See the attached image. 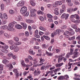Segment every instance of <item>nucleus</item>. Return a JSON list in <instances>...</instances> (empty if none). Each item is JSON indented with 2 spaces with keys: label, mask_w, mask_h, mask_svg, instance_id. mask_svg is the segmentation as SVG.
Returning a JSON list of instances; mask_svg holds the SVG:
<instances>
[{
  "label": "nucleus",
  "mask_w": 80,
  "mask_h": 80,
  "mask_svg": "<svg viewBox=\"0 0 80 80\" xmlns=\"http://www.w3.org/2000/svg\"><path fill=\"white\" fill-rule=\"evenodd\" d=\"M73 49L70 48V52H69V53L70 55H73L72 56V58H75L78 57L80 55V52H78V49H75L74 51H73Z\"/></svg>",
  "instance_id": "f257e3e1"
},
{
  "label": "nucleus",
  "mask_w": 80,
  "mask_h": 80,
  "mask_svg": "<svg viewBox=\"0 0 80 80\" xmlns=\"http://www.w3.org/2000/svg\"><path fill=\"white\" fill-rule=\"evenodd\" d=\"M21 44H22V42H17L14 43L12 46L10 47V49L11 50H15V52H17V51L19 50V48L18 46L15 45H20Z\"/></svg>",
  "instance_id": "f03ea898"
},
{
  "label": "nucleus",
  "mask_w": 80,
  "mask_h": 80,
  "mask_svg": "<svg viewBox=\"0 0 80 80\" xmlns=\"http://www.w3.org/2000/svg\"><path fill=\"white\" fill-rule=\"evenodd\" d=\"M76 19L77 20H75V19H72V22L73 23H80V17L79 15H78V14H76Z\"/></svg>",
  "instance_id": "7ed1b4c3"
},
{
  "label": "nucleus",
  "mask_w": 80,
  "mask_h": 80,
  "mask_svg": "<svg viewBox=\"0 0 80 80\" xmlns=\"http://www.w3.org/2000/svg\"><path fill=\"white\" fill-rule=\"evenodd\" d=\"M0 44H1V45H3L2 46V49H7V48H8V46L6 45V44L4 42L0 41Z\"/></svg>",
  "instance_id": "20e7f679"
},
{
  "label": "nucleus",
  "mask_w": 80,
  "mask_h": 80,
  "mask_svg": "<svg viewBox=\"0 0 80 80\" xmlns=\"http://www.w3.org/2000/svg\"><path fill=\"white\" fill-rule=\"evenodd\" d=\"M27 11V8L26 7H22L21 9L20 12L22 14H23Z\"/></svg>",
  "instance_id": "39448f33"
},
{
  "label": "nucleus",
  "mask_w": 80,
  "mask_h": 80,
  "mask_svg": "<svg viewBox=\"0 0 80 80\" xmlns=\"http://www.w3.org/2000/svg\"><path fill=\"white\" fill-rule=\"evenodd\" d=\"M25 3V1H20L17 4V6L18 7H21V6H22Z\"/></svg>",
  "instance_id": "423d86ee"
},
{
  "label": "nucleus",
  "mask_w": 80,
  "mask_h": 80,
  "mask_svg": "<svg viewBox=\"0 0 80 80\" xmlns=\"http://www.w3.org/2000/svg\"><path fill=\"white\" fill-rule=\"evenodd\" d=\"M54 13L57 15H59V12H58V8H55L54 9Z\"/></svg>",
  "instance_id": "0eeeda50"
},
{
  "label": "nucleus",
  "mask_w": 80,
  "mask_h": 80,
  "mask_svg": "<svg viewBox=\"0 0 80 80\" xmlns=\"http://www.w3.org/2000/svg\"><path fill=\"white\" fill-rule=\"evenodd\" d=\"M15 25V24L13 22H11L9 23L8 25V27L10 28V29H12L13 27Z\"/></svg>",
  "instance_id": "6e6552de"
},
{
  "label": "nucleus",
  "mask_w": 80,
  "mask_h": 80,
  "mask_svg": "<svg viewBox=\"0 0 80 80\" xmlns=\"http://www.w3.org/2000/svg\"><path fill=\"white\" fill-rule=\"evenodd\" d=\"M41 71L40 70H35L34 71V74L35 75L38 76L40 74Z\"/></svg>",
  "instance_id": "1a4fd4ad"
},
{
  "label": "nucleus",
  "mask_w": 80,
  "mask_h": 80,
  "mask_svg": "<svg viewBox=\"0 0 80 80\" xmlns=\"http://www.w3.org/2000/svg\"><path fill=\"white\" fill-rule=\"evenodd\" d=\"M21 24L23 25V29H26L27 28V25L25 23H24L23 22H21Z\"/></svg>",
  "instance_id": "9d476101"
},
{
  "label": "nucleus",
  "mask_w": 80,
  "mask_h": 80,
  "mask_svg": "<svg viewBox=\"0 0 80 80\" xmlns=\"http://www.w3.org/2000/svg\"><path fill=\"white\" fill-rule=\"evenodd\" d=\"M16 28L17 29H22V26L20 24H16Z\"/></svg>",
  "instance_id": "9b49d317"
},
{
  "label": "nucleus",
  "mask_w": 80,
  "mask_h": 80,
  "mask_svg": "<svg viewBox=\"0 0 80 80\" xmlns=\"http://www.w3.org/2000/svg\"><path fill=\"white\" fill-rule=\"evenodd\" d=\"M62 2L60 1H56L55 2L56 5H62Z\"/></svg>",
  "instance_id": "f8f14e48"
},
{
  "label": "nucleus",
  "mask_w": 80,
  "mask_h": 80,
  "mask_svg": "<svg viewBox=\"0 0 80 80\" xmlns=\"http://www.w3.org/2000/svg\"><path fill=\"white\" fill-rule=\"evenodd\" d=\"M6 49H2L1 51L3 53H8V50H6Z\"/></svg>",
  "instance_id": "ddd939ff"
},
{
  "label": "nucleus",
  "mask_w": 80,
  "mask_h": 80,
  "mask_svg": "<svg viewBox=\"0 0 80 80\" xmlns=\"http://www.w3.org/2000/svg\"><path fill=\"white\" fill-rule=\"evenodd\" d=\"M21 64L24 67H27L28 66L26 65V64H25V62L23 60L21 61Z\"/></svg>",
  "instance_id": "4468645a"
},
{
  "label": "nucleus",
  "mask_w": 80,
  "mask_h": 80,
  "mask_svg": "<svg viewBox=\"0 0 80 80\" xmlns=\"http://www.w3.org/2000/svg\"><path fill=\"white\" fill-rule=\"evenodd\" d=\"M63 63H61L59 64H56V67H61V66H62V65H63Z\"/></svg>",
  "instance_id": "2eb2a0df"
},
{
  "label": "nucleus",
  "mask_w": 80,
  "mask_h": 80,
  "mask_svg": "<svg viewBox=\"0 0 80 80\" xmlns=\"http://www.w3.org/2000/svg\"><path fill=\"white\" fill-rule=\"evenodd\" d=\"M8 27L6 25H4V26H2L1 27V29L2 30H5V29H6Z\"/></svg>",
  "instance_id": "dca6fc26"
},
{
  "label": "nucleus",
  "mask_w": 80,
  "mask_h": 80,
  "mask_svg": "<svg viewBox=\"0 0 80 80\" xmlns=\"http://www.w3.org/2000/svg\"><path fill=\"white\" fill-rule=\"evenodd\" d=\"M65 78V77L63 76H61L59 77L58 79V80H63Z\"/></svg>",
  "instance_id": "f3484780"
},
{
  "label": "nucleus",
  "mask_w": 80,
  "mask_h": 80,
  "mask_svg": "<svg viewBox=\"0 0 80 80\" xmlns=\"http://www.w3.org/2000/svg\"><path fill=\"white\" fill-rule=\"evenodd\" d=\"M72 12H73V9L72 8H70L68 9V12L69 13Z\"/></svg>",
  "instance_id": "a211bd4d"
},
{
  "label": "nucleus",
  "mask_w": 80,
  "mask_h": 80,
  "mask_svg": "<svg viewBox=\"0 0 80 80\" xmlns=\"http://www.w3.org/2000/svg\"><path fill=\"white\" fill-rule=\"evenodd\" d=\"M29 53L32 55H33L35 54V52H33V51L32 49H31L29 50Z\"/></svg>",
  "instance_id": "6ab92c4d"
},
{
  "label": "nucleus",
  "mask_w": 80,
  "mask_h": 80,
  "mask_svg": "<svg viewBox=\"0 0 80 80\" xmlns=\"http://www.w3.org/2000/svg\"><path fill=\"white\" fill-rule=\"evenodd\" d=\"M9 13L11 15H14L15 14V11L13 10H10L9 11Z\"/></svg>",
  "instance_id": "aec40b11"
},
{
  "label": "nucleus",
  "mask_w": 80,
  "mask_h": 80,
  "mask_svg": "<svg viewBox=\"0 0 80 80\" xmlns=\"http://www.w3.org/2000/svg\"><path fill=\"white\" fill-rule=\"evenodd\" d=\"M4 37H6V38H10V35H8L7 33H5L4 34Z\"/></svg>",
  "instance_id": "412c9836"
},
{
  "label": "nucleus",
  "mask_w": 80,
  "mask_h": 80,
  "mask_svg": "<svg viewBox=\"0 0 80 80\" xmlns=\"http://www.w3.org/2000/svg\"><path fill=\"white\" fill-rule=\"evenodd\" d=\"M8 61L7 60L4 59L2 61V63L4 64H7V63H8Z\"/></svg>",
  "instance_id": "4be33fe9"
},
{
  "label": "nucleus",
  "mask_w": 80,
  "mask_h": 80,
  "mask_svg": "<svg viewBox=\"0 0 80 80\" xmlns=\"http://www.w3.org/2000/svg\"><path fill=\"white\" fill-rule=\"evenodd\" d=\"M56 33H57V34L58 35H60V33L61 32V30H60V29H57L56 30Z\"/></svg>",
  "instance_id": "5701e85b"
},
{
  "label": "nucleus",
  "mask_w": 80,
  "mask_h": 80,
  "mask_svg": "<svg viewBox=\"0 0 80 80\" xmlns=\"http://www.w3.org/2000/svg\"><path fill=\"white\" fill-rule=\"evenodd\" d=\"M3 16L4 19H6L8 18V16H7V14L4 13L3 14Z\"/></svg>",
  "instance_id": "b1692460"
},
{
  "label": "nucleus",
  "mask_w": 80,
  "mask_h": 80,
  "mask_svg": "<svg viewBox=\"0 0 80 80\" xmlns=\"http://www.w3.org/2000/svg\"><path fill=\"white\" fill-rule=\"evenodd\" d=\"M43 37L45 39H46V40H50V38L48 36L43 35Z\"/></svg>",
  "instance_id": "393cba45"
},
{
  "label": "nucleus",
  "mask_w": 80,
  "mask_h": 80,
  "mask_svg": "<svg viewBox=\"0 0 80 80\" xmlns=\"http://www.w3.org/2000/svg\"><path fill=\"white\" fill-rule=\"evenodd\" d=\"M47 17L49 18H53V16L51 14H47Z\"/></svg>",
  "instance_id": "a878e982"
},
{
  "label": "nucleus",
  "mask_w": 80,
  "mask_h": 80,
  "mask_svg": "<svg viewBox=\"0 0 80 80\" xmlns=\"http://www.w3.org/2000/svg\"><path fill=\"white\" fill-rule=\"evenodd\" d=\"M23 13H24V17H28V15H29V12H26Z\"/></svg>",
  "instance_id": "bb28decb"
},
{
  "label": "nucleus",
  "mask_w": 80,
  "mask_h": 80,
  "mask_svg": "<svg viewBox=\"0 0 80 80\" xmlns=\"http://www.w3.org/2000/svg\"><path fill=\"white\" fill-rule=\"evenodd\" d=\"M46 55H48V56H51L53 55V54L52 53H51V52L49 53L48 52H46Z\"/></svg>",
  "instance_id": "cd10ccee"
},
{
  "label": "nucleus",
  "mask_w": 80,
  "mask_h": 80,
  "mask_svg": "<svg viewBox=\"0 0 80 80\" xmlns=\"http://www.w3.org/2000/svg\"><path fill=\"white\" fill-rule=\"evenodd\" d=\"M76 40H79L78 42V43L80 44V36L76 38Z\"/></svg>",
  "instance_id": "c85d7f7f"
},
{
  "label": "nucleus",
  "mask_w": 80,
  "mask_h": 80,
  "mask_svg": "<svg viewBox=\"0 0 80 80\" xmlns=\"http://www.w3.org/2000/svg\"><path fill=\"white\" fill-rule=\"evenodd\" d=\"M39 28L40 30H41L43 31H45L46 30V29L43 28V27H39Z\"/></svg>",
  "instance_id": "c756f323"
},
{
  "label": "nucleus",
  "mask_w": 80,
  "mask_h": 80,
  "mask_svg": "<svg viewBox=\"0 0 80 80\" xmlns=\"http://www.w3.org/2000/svg\"><path fill=\"white\" fill-rule=\"evenodd\" d=\"M63 57L62 58H59L58 59V63H60V62H62V60H63Z\"/></svg>",
  "instance_id": "7c9ffc66"
},
{
  "label": "nucleus",
  "mask_w": 80,
  "mask_h": 80,
  "mask_svg": "<svg viewBox=\"0 0 80 80\" xmlns=\"http://www.w3.org/2000/svg\"><path fill=\"white\" fill-rule=\"evenodd\" d=\"M10 67L9 68L8 70H10V71H12V69L13 67V66H12V65L11 64H10Z\"/></svg>",
  "instance_id": "2f4dec72"
},
{
  "label": "nucleus",
  "mask_w": 80,
  "mask_h": 80,
  "mask_svg": "<svg viewBox=\"0 0 80 80\" xmlns=\"http://www.w3.org/2000/svg\"><path fill=\"white\" fill-rule=\"evenodd\" d=\"M31 13V16L32 17H35V16H36V14L35 13Z\"/></svg>",
  "instance_id": "473e14b6"
},
{
  "label": "nucleus",
  "mask_w": 80,
  "mask_h": 80,
  "mask_svg": "<svg viewBox=\"0 0 80 80\" xmlns=\"http://www.w3.org/2000/svg\"><path fill=\"white\" fill-rule=\"evenodd\" d=\"M8 57H13V54L12 53H8Z\"/></svg>",
  "instance_id": "72a5a7b5"
},
{
  "label": "nucleus",
  "mask_w": 80,
  "mask_h": 80,
  "mask_svg": "<svg viewBox=\"0 0 80 80\" xmlns=\"http://www.w3.org/2000/svg\"><path fill=\"white\" fill-rule=\"evenodd\" d=\"M14 40L16 42H18L19 40V38L18 37H15L14 38Z\"/></svg>",
  "instance_id": "f704fd0d"
},
{
  "label": "nucleus",
  "mask_w": 80,
  "mask_h": 80,
  "mask_svg": "<svg viewBox=\"0 0 80 80\" xmlns=\"http://www.w3.org/2000/svg\"><path fill=\"white\" fill-rule=\"evenodd\" d=\"M13 43V41L12 40H9L8 41V43H9L10 45H12Z\"/></svg>",
  "instance_id": "c9c22d12"
},
{
  "label": "nucleus",
  "mask_w": 80,
  "mask_h": 80,
  "mask_svg": "<svg viewBox=\"0 0 80 80\" xmlns=\"http://www.w3.org/2000/svg\"><path fill=\"white\" fill-rule=\"evenodd\" d=\"M36 12V10L35 9H32L30 11V13H35Z\"/></svg>",
  "instance_id": "e433bc0d"
},
{
  "label": "nucleus",
  "mask_w": 80,
  "mask_h": 80,
  "mask_svg": "<svg viewBox=\"0 0 80 80\" xmlns=\"http://www.w3.org/2000/svg\"><path fill=\"white\" fill-rule=\"evenodd\" d=\"M39 19L41 20V21H42L43 22L44 20V18H43V17L42 16H40L39 17Z\"/></svg>",
  "instance_id": "4c0bfd02"
},
{
  "label": "nucleus",
  "mask_w": 80,
  "mask_h": 80,
  "mask_svg": "<svg viewBox=\"0 0 80 80\" xmlns=\"http://www.w3.org/2000/svg\"><path fill=\"white\" fill-rule=\"evenodd\" d=\"M71 26L73 28H74V29H77V26L74 24H72Z\"/></svg>",
  "instance_id": "58836bf2"
},
{
  "label": "nucleus",
  "mask_w": 80,
  "mask_h": 80,
  "mask_svg": "<svg viewBox=\"0 0 80 80\" xmlns=\"http://www.w3.org/2000/svg\"><path fill=\"white\" fill-rule=\"evenodd\" d=\"M25 35L26 37H28L29 36V32L28 31H26L25 32Z\"/></svg>",
  "instance_id": "ea45409f"
},
{
  "label": "nucleus",
  "mask_w": 80,
  "mask_h": 80,
  "mask_svg": "<svg viewBox=\"0 0 80 80\" xmlns=\"http://www.w3.org/2000/svg\"><path fill=\"white\" fill-rule=\"evenodd\" d=\"M75 38V37L74 36H73L71 38H69V40H74Z\"/></svg>",
  "instance_id": "a19ab883"
},
{
  "label": "nucleus",
  "mask_w": 80,
  "mask_h": 80,
  "mask_svg": "<svg viewBox=\"0 0 80 80\" xmlns=\"http://www.w3.org/2000/svg\"><path fill=\"white\" fill-rule=\"evenodd\" d=\"M30 3L32 6H35V3L33 1H31Z\"/></svg>",
  "instance_id": "79ce46f5"
},
{
  "label": "nucleus",
  "mask_w": 80,
  "mask_h": 80,
  "mask_svg": "<svg viewBox=\"0 0 80 80\" xmlns=\"http://www.w3.org/2000/svg\"><path fill=\"white\" fill-rule=\"evenodd\" d=\"M65 16H66V14L64 13L62 14L61 17L62 18H64L65 17Z\"/></svg>",
  "instance_id": "37998d69"
},
{
  "label": "nucleus",
  "mask_w": 80,
  "mask_h": 80,
  "mask_svg": "<svg viewBox=\"0 0 80 80\" xmlns=\"http://www.w3.org/2000/svg\"><path fill=\"white\" fill-rule=\"evenodd\" d=\"M26 22H27L28 23H32V20L30 19H26Z\"/></svg>",
  "instance_id": "c03bdc74"
},
{
  "label": "nucleus",
  "mask_w": 80,
  "mask_h": 80,
  "mask_svg": "<svg viewBox=\"0 0 80 80\" xmlns=\"http://www.w3.org/2000/svg\"><path fill=\"white\" fill-rule=\"evenodd\" d=\"M76 16V14L75 15H72L71 16L70 18H75Z\"/></svg>",
  "instance_id": "a18cd8bd"
},
{
  "label": "nucleus",
  "mask_w": 80,
  "mask_h": 80,
  "mask_svg": "<svg viewBox=\"0 0 80 80\" xmlns=\"http://www.w3.org/2000/svg\"><path fill=\"white\" fill-rule=\"evenodd\" d=\"M65 11V9H61L60 11V13L59 14V15H61L62 14V13H63V12H64Z\"/></svg>",
  "instance_id": "49530a36"
},
{
  "label": "nucleus",
  "mask_w": 80,
  "mask_h": 80,
  "mask_svg": "<svg viewBox=\"0 0 80 80\" xmlns=\"http://www.w3.org/2000/svg\"><path fill=\"white\" fill-rule=\"evenodd\" d=\"M1 9L2 10H3L4 9V5L2 4L1 5Z\"/></svg>",
  "instance_id": "de8ad7c7"
},
{
  "label": "nucleus",
  "mask_w": 80,
  "mask_h": 80,
  "mask_svg": "<svg viewBox=\"0 0 80 80\" xmlns=\"http://www.w3.org/2000/svg\"><path fill=\"white\" fill-rule=\"evenodd\" d=\"M74 34H75V32L73 31H71V32H70L69 35H74Z\"/></svg>",
  "instance_id": "09e8293b"
},
{
  "label": "nucleus",
  "mask_w": 80,
  "mask_h": 80,
  "mask_svg": "<svg viewBox=\"0 0 80 80\" xmlns=\"http://www.w3.org/2000/svg\"><path fill=\"white\" fill-rule=\"evenodd\" d=\"M69 17V14H66L65 17V20H67L68 19V17Z\"/></svg>",
  "instance_id": "8fccbe9b"
},
{
  "label": "nucleus",
  "mask_w": 80,
  "mask_h": 80,
  "mask_svg": "<svg viewBox=\"0 0 80 80\" xmlns=\"http://www.w3.org/2000/svg\"><path fill=\"white\" fill-rule=\"evenodd\" d=\"M32 75L29 76L28 77V78H29L30 80H33V78H32Z\"/></svg>",
  "instance_id": "3c124183"
},
{
  "label": "nucleus",
  "mask_w": 80,
  "mask_h": 80,
  "mask_svg": "<svg viewBox=\"0 0 80 80\" xmlns=\"http://www.w3.org/2000/svg\"><path fill=\"white\" fill-rule=\"evenodd\" d=\"M34 36L35 37H36V38H39L40 37V36L38 35V34H35Z\"/></svg>",
  "instance_id": "603ef678"
},
{
  "label": "nucleus",
  "mask_w": 80,
  "mask_h": 80,
  "mask_svg": "<svg viewBox=\"0 0 80 80\" xmlns=\"http://www.w3.org/2000/svg\"><path fill=\"white\" fill-rule=\"evenodd\" d=\"M18 21H21V20H22V17H21V16L19 15L18 16Z\"/></svg>",
  "instance_id": "864d4df0"
},
{
  "label": "nucleus",
  "mask_w": 80,
  "mask_h": 80,
  "mask_svg": "<svg viewBox=\"0 0 80 80\" xmlns=\"http://www.w3.org/2000/svg\"><path fill=\"white\" fill-rule=\"evenodd\" d=\"M40 63H43L44 61H45V60L42 59V58H40Z\"/></svg>",
  "instance_id": "5fc2aeb1"
},
{
  "label": "nucleus",
  "mask_w": 80,
  "mask_h": 80,
  "mask_svg": "<svg viewBox=\"0 0 80 80\" xmlns=\"http://www.w3.org/2000/svg\"><path fill=\"white\" fill-rule=\"evenodd\" d=\"M45 67H46L45 66L42 65L41 68V70H43L45 69Z\"/></svg>",
  "instance_id": "6e6d98bb"
},
{
  "label": "nucleus",
  "mask_w": 80,
  "mask_h": 80,
  "mask_svg": "<svg viewBox=\"0 0 80 80\" xmlns=\"http://www.w3.org/2000/svg\"><path fill=\"white\" fill-rule=\"evenodd\" d=\"M3 33H4V31H0V35H3Z\"/></svg>",
  "instance_id": "4d7b16f0"
},
{
  "label": "nucleus",
  "mask_w": 80,
  "mask_h": 80,
  "mask_svg": "<svg viewBox=\"0 0 80 80\" xmlns=\"http://www.w3.org/2000/svg\"><path fill=\"white\" fill-rule=\"evenodd\" d=\"M38 15H40V14H42L43 13V12L41 11H39L38 12Z\"/></svg>",
  "instance_id": "13d9d810"
},
{
  "label": "nucleus",
  "mask_w": 80,
  "mask_h": 80,
  "mask_svg": "<svg viewBox=\"0 0 80 80\" xmlns=\"http://www.w3.org/2000/svg\"><path fill=\"white\" fill-rule=\"evenodd\" d=\"M28 72H29V71H28V72H27L25 71L23 73V75L24 76H25V75L27 74V73H28Z\"/></svg>",
  "instance_id": "bf43d9fd"
},
{
  "label": "nucleus",
  "mask_w": 80,
  "mask_h": 80,
  "mask_svg": "<svg viewBox=\"0 0 80 80\" xmlns=\"http://www.w3.org/2000/svg\"><path fill=\"white\" fill-rule=\"evenodd\" d=\"M42 47L43 48H46L47 47H46V44H44L42 45Z\"/></svg>",
  "instance_id": "052dcab7"
},
{
  "label": "nucleus",
  "mask_w": 80,
  "mask_h": 80,
  "mask_svg": "<svg viewBox=\"0 0 80 80\" xmlns=\"http://www.w3.org/2000/svg\"><path fill=\"white\" fill-rule=\"evenodd\" d=\"M2 23L4 24V25H5V24H6V23H7V21L5 20H3L2 21Z\"/></svg>",
  "instance_id": "680f3d73"
},
{
  "label": "nucleus",
  "mask_w": 80,
  "mask_h": 80,
  "mask_svg": "<svg viewBox=\"0 0 80 80\" xmlns=\"http://www.w3.org/2000/svg\"><path fill=\"white\" fill-rule=\"evenodd\" d=\"M13 72L15 73L18 72V71H17V70L16 69H15L13 70Z\"/></svg>",
  "instance_id": "e2e57ef3"
},
{
  "label": "nucleus",
  "mask_w": 80,
  "mask_h": 80,
  "mask_svg": "<svg viewBox=\"0 0 80 80\" xmlns=\"http://www.w3.org/2000/svg\"><path fill=\"white\" fill-rule=\"evenodd\" d=\"M74 2L75 5H79V2H78V1H75Z\"/></svg>",
  "instance_id": "0e129e2a"
},
{
  "label": "nucleus",
  "mask_w": 80,
  "mask_h": 80,
  "mask_svg": "<svg viewBox=\"0 0 80 80\" xmlns=\"http://www.w3.org/2000/svg\"><path fill=\"white\" fill-rule=\"evenodd\" d=\"M64 78H66V79H68V78H69V77H68V76L67 75H65V76H64Z\"/></svg>",
  "instance_id": "69168bd1"
},
{
  "label": "nucleus",
  "mask_w": 80,
  "mask_h": 80,
  "mask_svg": "<svg viewBox=\"0 0 80 80\" xmlns=\"http://www.w3.org/2000/svg\"><path fill=\"white\" fill-rule=\"evenodd\" d=\"M70 54L69 52L67 53V54L66 55L67 58H68V57H70Z\"/></svg>",
  "instance_id": "338daca9"
},
{
  "label": "nucleus",
  "mask_w": 80,
  "mask_h": 80,
  "mask_svg": "<svg viewBox=\"0 0 80 80\" xmlns=\"http://www.w3.org/2000/svg\"><path fill=\"white\" fill-rule=\"evenodd\" d=\"M73 79L74 80H80V78H73Z\"/></svg>",
  "instance_id": "774afa93"
}]
</instances>
